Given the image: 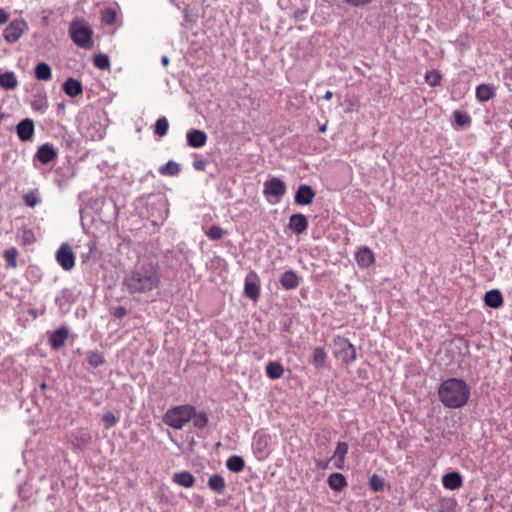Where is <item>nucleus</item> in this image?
Segmentation results:
<instances>
[{
  "label": "nucleus",
  "instance_id": "ea45409f",
  "mask_svg": "<svg viewBox=\"0 0 512 512\" xmlns=\"http://www.w3.org/2000/svg\"><path fill=\"white\" fill-rule=\"evenodd\" d=\"M119 415H115L112 411H107L102 417L103 425L106 430L114 427L119 421Z\"/></svg>",
  "mask_w": 512,
  "mask_h": 512
},
{
  "label": "nucleus",
  "instance_id": "4be33fe9",
  "mask_svg": "<svg viewBox=\"0 0 512 512\" xmlns=\"http://www.w3.org/2000/svg\"><path fill=\"white\" fill-rule=\"evenodd\" d=\"M254 454L259 457L268 455V437L265 435L254 436L252 443Z\"/></svg>",
  "mask_w": 512,
  "mask_h": 512
},
{
  "label": "nucleus",
  "instance_id": "f704fd0d",
  "mask_svg": "<svg viewBox=\"0 0 512 512\" xmlns=\"http://www.w3.org/2000/svg\"><path fill=\"white\" fill-rule=\"evenodd\" d=\"M194 427L198 429H203L208 425L209 418L205 412H197L195 409V413L192 417Z\"/></svg>",
  "mask_w": 512,
  "mask_h": 512
},
{
  "label": "nucleus",
  "instance_id": "de8ad7c7",
  "mask_svg": "<svg viewBox=\"0 0 512 512\" xmlns=\"http://www.w3.org/2000/svg\"><path fill=\"white\" fill-rule=\"evenodd\" d=\"M102 19L106 24L111 25L116 20V12L112 9H107L103 12Z\"/></svg>",
  "mask_w": 512,
  "mask_h": 512
},
{
  "label": "nucleus",
  "instance_id": "412c9836",
  "mask_svg": "<svg viewBox=\"0 0 512 512\" xmlns=\"http://www.w3.org/2000/svg\"><path fill=\"white\" fill-rule=\"evenodd\" d=\"M63 91L69 96V97H77L78 95L82 94L83 87L79 80L69 77L64 83H63Z\"/></svg>",
  "mask_w": 512,
  "mask_h": 512
},
{
  "label": "nucleus",
  "instance_id": "58836bf2",
  "mask_svg": "<svg viewBox=\"0 0 512 512\" xmlns=\"http://www.w3.org/2000/svg\"><path fill=\"white\" fill-rule=\"evenodd\" d=\"M453 117H454L455 122L459 126H462V127L469 126L470 123H471V117H470V115L467 112H463V111H460V110H455L453 112Z\"/></svg>",
  "mask_w": 512,
  "mask_h": 512
},
{
  "label": "nucleus",
  "instance_id": "473e14b6",
  "mask_svg": "<svg viewBox=\"0 0 512 512\" xmlns=\"http://www.w3.org/2000/svg\"><path fill=\"white\" fill-rule=\"evenodd\" d=\"M180 165L172 160L159 167L158 172L161 175L176 176L180 173Z\"/></svg>",
  "mask_w": 512,
  "mask_h": 512
},
{
  "label": "nucleus",
  "instance_id": "f3484780",
  "mask_svg": "<svg viewBox=\"0 0 512 512\" xmlns=\"http://www.w3.org/2000/svg\"><path fill=\"white\" fill-rule=\"evenodd\" d=\"M279 282L285 290H293L298 287L300 283V277L295 271L287 270L281 274Z\"/></svg>",
  "mask_w": 512,
  "mask_h": 512
},
{
  "label": "nucleus",
  "instance_id": "864d4df0",
  "mask_svg": "<svg viewBox=\"0 0 512 512\" xmlns=\"http://www.w3.org/2000/svg\"><path fill=\"white\" fill-rule=\"evenodd\" d=\"M206 163L202 159H197L193 162V167L198 171H203L205 169Z\"/></svg>",
  "mask_w": 512,
  "mask_h": 512
},
{
  "label": "nucleus",
  "instance_id": "bb28decb",
  "mask_svg": "<svg viewBox=\"0 0 512 512\" xmlns=\"http://www.w3.org/2000/svg\"><path fill=\"white\" fill-rule=\"evenodd\" d=\"M328 485L332 490L339 492L343 490L348 485V483L343 474L332 473L328 477Z\"/></svg>",
  "mask_w": 512,
  "mask_h": 512
},
{
  "label": "nucleus",
  "instance_id": "5701e85b",
  "mask_svg": "<svg viewBox=\"0 0 512 512\" xmlns=\"http://www.w3.org/2000/svg\"><path fill=\"white\" fill-rule=\"evenodd\" d=\"M496 96L494 86L488 84H480L476 87V98L480 102H487Z\"/></svg>",
  "mask_w": 512,
  "mask_h": 512
},
{
  "label": "nucleus",
  "instance_id": "ddd939ff",
  "mask_svg": "<svg viewBox=\"0 0 512 512\" xmlns=\"http://www.w3.org/2000/svg\"><path fill=\"white\" fill-rule=\"evenodd\" d=\"M315 192L306 184L300 185L295 193L294 201L298 205H309L313 202Z\"/></svg>",
  "mask_w": 512,
  "mask_h": 512
},
{
  "label": "nucleus",
  "instance_id": "052dcab7",
  "mask_svg": "<svg viewBox=\"0 0 512 512\" xmlns=\"http://www.w3.org/2000/svg\"><path fill=\"white\" fill-rule=\"evenodd\" d=\"M161 63L164 65V66H167L168 63H169V58L167 56H162L161 58Z\"/></svg>",
  "mask_w": 512,
  "mask_h": 512
},
{
  "label": "nucleus",
  "instance_id": "f257e3e1",
  "mask_svg": "<svg viewBox=\"0 0 512 512\" xmlns=\"http://www.w3.org/2000/svg\"><path fill=\"white\" fill-rule=\"evenodd\" d=\"M161 285V269L158 263L142 260L127 270L122 278V291L134 298L149 296Z\"/></svg>",
  "mask_w": 512,
  "mask_h": 512
},
{
  "label": "nucleus",
  "instance_id": "a878e982",
  "mask_svg": "<svg viewBox=\"0 0 512 512\" xmlns=\"http://www.w3.org/2000/svg\"><path fill=\"white\" fill-rule=\"evenodd\" d=\"M0 86L5 90H13L18 86V80L13 71L0 74Z\"/></svg>",
  "mask_w": 512,
  "mask_h": 512
},
{
  "label": "nucleus",
  "instance_id": "4d7b16f0",
  "mask_svg": "<svg viewBox=\"0 0 512 512\" xmlns=\"http://www.w3.org/2000/svg\"><path fill=\"white\" fill-rule=\"evenodd\" d=\"M8 18V13L4 9L0 8V25L7 22Z\"/></svg>",
  "mask_w": 512,
  "mask_h": 512
},
{
  "label": "nucleus",
  "instance_id": "72a5a7b5",
  "mask_svg": "<svg viewBox=\"0 0 512 512\" xmlns=\"http://www.w3.org/2000/svg\"><path fill=\"white\" fill-rule=\"evenodd\" d=\"M244 295L250 300H256L260 295V287L255 282H250L246 279L244 285Z\"/></svg>",
  "mask_w": 512,
  "mask_h": 512
},
{
  "label": "nucleus",
  "instance_id": "9b49d317",
  "mask_svg": "<svg viewBox=\"0 0 512 512\" xmlns=\"http://www.w3.org/2000/svg\"><path fill=\"white\" fill-rule=\"evenodd\" d=\"M16 131L22 142L31 140L35 131L34 121L30 118L21 120L16 127Z\"/></svg>",
  "mask_w": 512,
  "mask_h": 512
},
{
  "label": "nucleus",
  "instance_id": "c756f323",
  "mask_svg": "<svg viewBox=\"0 0 512 512\" xmlns=\"http://www.w3.org/2000/svg\"><path fill=\"white\" fill-rule=\"evenodd\" d=\"M208 487L218 493L222 494L226 488V482L223 476L219 474H213L208 479Z\"/></svg>",
  "mask_w": 512,
  "mask_h": 512
},
{
  "label": "nucleus",
  "instance_id": "f03ea898",
  "mask_svg": "<svg viewBox=\"0 0 512 512\" xmlns=\"http://www.w3.org/2000/svg\"><path fill=\"white\" fill-rule=\"evenodd\" d=\"M470 388L465 380L448 378L438 388V397L441 403L450 409L464 407L470 398Z\"/></svg>",
  "mask_w": 512,
  "mask_h": 512
},
{
  "label": "nucleus",
  "instance_id": "423d86ee",
  "mask_svg": "<svg viewBox=\"0 0 512 512\" xmlns=\"http://www.w3.org/2000/svg\"><path fill=\"white\" fill-rule=\"evenodd\" d=\"M333 356L349 366L357 359L355 346L345 337L336 335L332 340Z\"/></svg>",
  "mask_w": 512,
  "mask_h": 512
},
{
  "label": "nucleus",
  "instance_id": "2f4dec72",
  "mask_svg": "<svg viewBox=\"0 0 512 512\" xmlns=\"http://www.w3.org/2000/svg\"><path fill=\"white\" fill-rule=\"evenodd\" d=\"M245 462L241 456L232 455L226 461V467L229 471L239 473L244 469Z\"/></svg>",
  "mask_w": 512,
  "mask_h": 512
},
{
  "label": "nucleus",
  "instance_id": "e2e57ef3",
  "mask_svg": "<svg viewBox=\"0 0 512 512\" xmlns=\"http://www.w3.org/2000/svg\"><path fill=\"white\" fill-rule=\"evenodd\" d=\"M39 388L41 390H45L47 388V384L45 382H42L40 385H39Z\"/></svg>",
  "mask_w": 512,
  "mask_h": 512
},
{
  "label": "nucleus",
  "instance_id": "39448f33",
  "mask_svg": "<svg viewBox=\"0 0 512 512\" xmlns=\"http://www.w3.org/2000/svg\"><path fill=\"white\" fill-rule=\"evenodd\" d=\"M195 413V407L190 404L179 405L167 410L163 416V421L166 425L180 430L186 423L191 421Z\"/></svg>",
  "mask_w": 512,
  "mask_h": 512
},
{
  "label": "nucleus",
  "instance_id": "09e8293b",
  "mask_svg": "<svg viewBox=\"0 0 512 512\" xmlns=\"http://www.w3.org/2000/svg\"><path fill=\"white\" fill-rule=\"evenodd\" d=\"M32 107L37 111L44 110L47 107V101L45 97H39L38 99H35L32 103Z\"/></svg>",
  "mask_w": 512,
  "mask_h": 512
},
{
  "label": "nucleus",
  "instance_id": "0eeeda50",
  "mask_svg": "<svg viewBox=\"0 0 512 512\" xmlns=\"http://www.w3.org/2000/svg\"><path fill=\"white\" fill-rule=\"evenodd\" d=\"M69 33L72 41L79 47L87 49L93 44L92 30L88 25L73 21L69 27Z\"/></svg>",
  "mask_w": 512,
  "mask_h": 512
},
{
  "label": "nucleus",
  "instance_id": "393cba45",
  "mask_svg": "<svg viewBox=\"0 0 512 512\" xmlns=\"http://www.w3.org/2000/svg\"><path fill=\"white\" fill-rule=\"evenodd\" d=\"M173 482L185 488H191L195 483V477L188 471L175 473L173 475Z\"/></svg>",
  "mask_w": 512,
  "mask_h": 512
},
{
  "label": "nucleus",
  "instance_id": "338daca9",
  "mask_svg": "<svg viewBox=\"0 0 512 512\" xmlns=\"http://www.w3.org/2000/svg\"><path fill=\"white\" fill-rule=\"evenodd\" d=\"M509 127L512 129V119L509 121Z\"/></svg>",
  "mask_w": 512,
  "mask_h": 512
},
{
  "label": "nucleus",
  "instance_id": "4468645a",
  "mask_svg": "<svg viewBox=\"0 0 512 512\" xmlns=\"http://www.w3.org/2000/svg\"><path fill=\"white\" fill-rule=\"evenodd\" d=\"M187 144L192 148H201L205 146L208 136L205 131L199 129H190L186 134Z\"/></svg>",
  "mask_w": 512,
  "mask_h": 512
},
{
  "label": "nucleus",
  "instance_id": "aec40b11",
  "mask_svg": "<svg viewBox=\"0 0 512 512\" xmlns=\"http://www.w3.org/2000/svg\"><path fill=\"white\" fill-rule=\"evenodd\" d=\"M443 487L449 490L459 489L462 484V476L459 472H449L442 477Z\"/></svg>",
  "mask_w": 512,
  "mask_h": 512
},
{
  "label": "nucleus",
  "instance_id": "680f3d73",
  "mask_svg": "<svg viewBox=\"0 0 512 512\" xmlns=\"http://www.w3.org/2000/svg\"><path fill=\"white\" fill-rule=\"evenodd\" d=\"M64 108H65V103L64 102L58 103V109L59 110H63Z\"/></svg>",
  "mask_w": 512,
  "mask_h": 512
},
{
  "label": "nucleus",
  "instance_id": "7c9ffc66",
  "mask_svg": "<svg viewBox=\"0 0 512 512\" xmlns=\"http://www.w3.org/2000/svg\"><path fill=\"white\" fill-rule=\"evenodd\" d=\"M327 353L322 347H316L312 353V364L316 369H321L326 366Z\"/></svg>",
  "mask_w": 512,
  "mask_h": 512
},
{
  "label": "nucleus",
  "instance_id": "f8f14e48",
  "mask_svg": "<svg viewBox=\"0 0 512 512\" xmlns=\"http://www.w3.org/2000/svg\"><path fill=\"white\" fill-rule=\"evenodd\" d=\"M57 157V151L50 143H45L41 145L35 156L34 161L38 160L42 164H49Z\"/></svg>",
  "mask_w": 512,
  "mask_h": 512
},
{
  "label": "nucleus",
  "instance_id": "7ed1b4c3",
  "mask_svg": "<svg viewBox=\"0 0 512 512\" xmlns=\"http://www.w3.org/2000/svg\"><path fill=\"white\" fill-rule=\"evenodd\" d=\"M79 129L83 137L91 141L103 139L106 134L107 119L105 113L99 110H85L79 117Z\"/></svg>",
  "mask_w": 512,
  "mask_h": 512
},
{
  "label": "nucleus",
  "instance_id": "4c0bfd02",
  "mask_svg": "<svg viewBox=\"0 0 512 512\" xmlns=\"http://www.w3.org/2000/svg\"><path fill=\"white\" fill-rule=\"evenodd\" d=\"M87 362L90 366L97 368L105 363V358L97 351H89L87 353Z\"/></svg>",
  "mask_w": 512,
  "mask_h": 512
},
{
  "label": "nucleus",
  "instance_id": "69168bd1",
  "mask_svg": "<svg viewBox=\"0 0 512 512\" xmlns=\"http://www.w3.org/2000/svg\"><path fill=\"white\" fill-rule=\"evenodd\" d=\"M325 128H326L325 126L321 127V128H320V131H321V132H324V131H325Z\"/></svg>",
  "mask_w": 512,
  "mask_h": 512
},
{
  "label": "nucleus",
  "instance_id": "49530a36",
  "mask_svg": "<svg viewBox=\"0 0 512 512\" xmlns=\"http://www.w3.org/2000/svg\"><path fill=\"white\" fill-rule=\"evenodd\" d=\"M349 447L346 442H338L333 457L345 458L348 453Z\"/></svg>",
  "mask_w": 512,
  "mask_h": 512
},
{
  "label": "nucleus",
  "instance_id": "603ef678",
  "mask_svg": "<svg viewBox=\"0 0 512 512\" xmlns=\"http://www.w3.org/2000/svg\"><path fill=\"white\" fill-rule=\"evenodd\" d=\"M332 459H329V460H317L316 461V467L320 470H326L329 468V464L331 462Z\"/></svg>",
  "mask_w": 512,
  "mask_h": 512
},
{
  "label": "nucleus",
  "instance_id": "a19ab883",
  "mask_svg": "<svg viewBox=\"0 0 512 512\" xmlns=\"http://www.w3.org/2000/svg\"><path fill=\"white\" fill-rule=\"evenodd\" d=\"M94 65L100 70H106L110 67V60L106 54H97L94 56Z\"/></svg>",
  "mask_w": 512,
  "mask_h": 512
},
{
  "label": "nucleus",
  "instance_id": "a211bd4d",
  "mask_svg": "<svg viewBox=\"0 0 512 512\" xmlns=\"http://www.w3.org/2000/svg\"><path fill=\"white\" fill-rule=\"evenodd\" d=\"M91 440V433L84 429H80L72 434V446L74 449L82 450L91 442Z\"/></svg>",
  "mask_w": 512,
  "mask_h": 512
},
{
  "label": "nucleus",
  "instance_id": "6e6d98bb",
  "mask_svg": "<svg viewBox=\"0 0 512 512\" xmlns=\"http://www.w3.org/2000/svg\"><path fill=\"white\" fill-rule=\"evenodd\" d=\"M305 13H306V10L297 9L296 11H294L293 17L296 20H302L304 18Z\"/></svg>",
  "mask_w": 512,
  "mask_h": 512
},
{
  "label": "nucleus",
  "instance_id": "dca6fc26",
  "mask_svg": "<svg viewBox=\"0 0 512 512\" xmlns=\"http://www.w3.org/2000/svg\"><path fill=\"white\" fill-rule=\"evenodd\" d=\"M69 335V331L66 327L62 326L53 331L49 336V343L53 350H58L64 346Z\"/></svg>",
  "mask_w": 512,
  "mask_h": 512
},
{
  "label": "nucleus",
  "instance_id": "c03bdc74",
  "mask_svg": "<svg viewBox=\"0 0 512 512\" xmlns=\"http://www.w3.org/2000/svg\"><path fill=\"white\" fill-rule=\"evenodd\" d=\"M224 230L218 225H212L206 232V236L210 240H220L223 238Z\"/></svg>",
  "mask_w": 512,
  "mask_h": 512
},
{
  "label": "nucleus",
  "instance_id": "6e6552de",
  "mask_svg": "<svg viewBox=\"0 0 512 512\" xmlns=\"http://www.w3.org/2000/svg\"><path fill=\"white\" fill-rule=\"evenodd\" d=\"M263 193L267 197H274L275 200L270 202L276 204L286 193V184L280 178L272 177L264 182Z\"/></svg>",
  "mask_w": 512,
  "mask_h": 512
},
{
  "label": "nucleus",
  "instance_id": "e433bc0d",
  "mask_svg": "<svg viewBox=\"0 0 512 512\" xmlns=\"http://www.w3.org/2000/svg\"><path fill=\"white\" fill-rule=\"evenodd\" d=\"M3 256L7 267L15 268L17 266L18 251L16 248L12 247L10 249H6L3 253Z\"/></svg>",
  "mask_w": 512,
  "mask_h": 512
},
{
  "label": "nucleus",
  "instance_id": "8fccbe9b",
  "mask_svg": "<svg viewBox=\"0 0 512 512\" xmlns=\"http://www.w3.org/2000/svg\"><path fill=\"white\" fill-rule=\"evenodd\" d=\"M112 315L115 318L121 319V318H123V317H125L127 315V309L124 306L115 307L112 310Z\"/></svg>",
  "mask_w": 512,
  "mask_h": 512
},
{
  "label": "nucleus",
  "instance_id": "a18cd8bd",
  "mask_svg": "<svg viewBox=\"0 0 512 512\" xmlns=\"http://www.w3.org/2000/svg\"><path fill=\"white\" fill-rule=\"evenodd\" d=\"M441 74L436 70L426 72L425 81L431 86L435 87L440 84Z\"/></svg>",
  "mask_w": 512,
  "mask_h": 512
},
{
  "label": "nucleus",
  "instance_id": "c85d7f7f",
  "mask_svg": "<svg viewBox=\"0 0 512 512\" xmlns=\"http://www.w3.org/2000/svg\"><path fill=\"white\" fill-rule=\"evenodd\" d=\"M34 76L39 81H47L52 77L51 67L45 63L40 62L34 68Z\"/></svg>",
  "mask_w": 512,
  "mask_h": 512
},
{
  "label": "nucleus",
  "instance_id": "37998d69",
  "mask_svg": "<svg viewBox=\"0 0 512 512\" xmlns=\"http://www.w3.org/2000/svg\"><path fill=\"white\" fill-rule=\"evenodd\" d=\"M23 199L28 207H35L41 201L39 198L38 190L28 192L24 195Z\"/></svg>",
  "mask_w": 512,
  "mask_h": 512
},
{
  "label": "nucleus",
  "instance_id": "9d476101",
  "mask_svg": "<svg viewBox=\"0 0 512 512\" xmlns=\"http://www.w3.org/2000/svg\"><path fill=\"white\" fill-rule=\"evenodd\" d=\"M56 260L65 271H70L74 268L75 254L69 244L63 243L59 247L56 252Z\"/></svg>",
  "mask_w": 512,
  "mask_h": 512
},
{
  "label": "nucleus",
  "instance_id": "c9c22d12",
  "mask_svg": "<svg viewBox=\"0 0 512 512\" xmlns=\"http://www.w3.org/2000/svg\"><path fill=\"white\" fill-rule=\"evenodd\" d=\"M169 128V122L166 117H160L157 119L154 126V134L163 137L167 134Z\"/></svg>",
  "mask_w": 512,
  "mask_h": 512
},
{
  "label": "nucleus",
  "instance_id": "6ab92c4d",
  "mask_svg": "<svg viewBox=\"0 0 512 512\" xmlns=\"http://www.w3.org/2000/svg\"><path fill=\"white\" fill-rule=\"evenodd\" d=\"M357 264L361 268H368L374 262V254L369 247L360 248L355 255Z\"/></svg>",
  "mask_w": 512,
  "mask_h": 512
},
{
  "label": "nucleus",
  "instance_id": "2eb2a0df",
  "mask_svg": "<svg viewBox=\"0 0 512 512\" xmlns=\"http://www.w3.org/2000/svg\"><path fill=\"white\" fill-rule=\"evenodd\" d=\"M308 225L307 217L303 214H293L289 218L288 227L297 235L303 234L308 229Z\"/></svg>",
  "mask_w": 512,
  "mask_h": 512
},
{
  "label": "nucleus",
  "instance_id": "79ce46f5",
  "mask_svg": "<svg viewBox=\"0 0 512 512\" xmlns=\"http://www.w3.org/2000/svg\"><path fill=\"white\" fill-rule=\"evenodd\" d=\"M369 486L373 491L380 492L384 489V479L377 474H373L369 479Z\"/></svg>",
  "mask_w": 512,
  "mask_h": 512
},
{
  "label": "nucleus",
  "instance_id": "774afa93",
  "mask_svg": "<svg viewBox=\"0 0 512 512\" xmlns=\"http://www.w3.org/2000/svg\"><path fill=\"white\" fill-rule=\"evenodd\" d=\"M172 2H174L175 0H171Z\"/></svg>",
  "mask_w": 512,
  "mask_h": 512
},
{
  "label": "nucleus",
  "instance_id": "20e7f679",
  "mask_svg": "<svg viewBox=\"0 0 512 512\" xmlns=\"http://www.w3.org/2000/svg\"><path fill=\"white\" fill-rule=\"evenodd\" d=\"M168 205V200L162 193L150 194L147 196V217L151 221L152 225H163L169 214Z\"/></svg>",
  "mask_w": 512,
  "mask_h": 512
},
{
  "label": "nucleus",
  "instance_id": "1a4fd4ad",
  "mask_svg": "<svg viewBox=\"0 0 512 512\" xmlns=\"http://www.w3.org/2000/svg\"><path fill=\"white\" fill-rule=\"evenodd\" d=\"M28 29V24L23 18H17L11 21L3 32V37L8 43L17 42Z\"/></svg>",
  "mask_w": 512,
  "mask_h": 512
},
{
  "label": "nucleus",
  "instance_id": "5fc2aeb1",
  "mask_svg": "<svg viewBox=\"0 0 512 512\" xmlns=\"http://www.w3.org/2000/svg\"><path fill=\"white\" fill-rule=\"evenodd\" d=\"M331 459H335L334 467L337 469H343L344 468V460L345 458L340 457H332Z\"/></svg>",
  "mask_w": 512,
  "mask_h": 512
},
{
  "label": "nucleus",
  "instance_id": "cd10ccee",
  "mask_svg": "<svg viewBox=\"0 0 512 512\" xmlns=\"http://www.w3.org/2000/svg\"><path fill=\"white\" fill-rule=\"evenodd\" d=\"M266 375L272 379L277 380L283 376L284 368L282 364L278 361H270L266 365Z\"/></svg>",
  "mask_w": 512,
  "mask_h": 512
},
{
  "label": "nucleus",
  "instance_id": "13d9d810",
  "mask_svg": "<svg viewBox=\"0 0 512 512\" xmlns=\"http://www.w3.org/2000/svg\"><path fill=\"white\" fill-rule=\"evenodd\" d=\"M332 97H333V92H332V91H330V90H328V91H326V92H325V94H324V96H323V99H325V100H331V99H332Z\"/></svg>",
  "mask_w": 512,
  "mask_h": 512
},
{
  "label": "nucleus",
  "instance_id": "0e129e2a",
  "mask_svg": "<svg viewBox=\"0 0 512 512\" xmlns=\"http://www.w3.org/2000/svg\"><path fill=\"white\" fill-rule=\"evenodd\" d=\"M198 502H199L200 504H202V503H203V499H202L201 497H198Z\"/></svg>",
  "mask_w": 512,
  "mask_h": 512
},
{
  "label": "nucleus",
  "instance_id": "b1692460",
  "mask_svg": "<svg viewBox=\"0 0 512 512\" xmlns=\"http://www.w3.org/2000/svg\"><path fill=\"white\" fill-rule=\"evenodd\" d=\"M484 302L488 307L499 308L503 304L502 293L498 289L487 291L484 296Z\"/></svg>",
  "mask_w": 512,
  "mask_h": 512
},
{
  "label": "nucleus",
  "instance_id": "bf43d9fd",
  "mask_svg": "<svg viewBox=\"0 0 512 512\" xmlns=\"http://www.w3.org/2000/svg\"><path fill=\"white\" fill-rule=\"evenodd\" d=\"M183 14H184V15H183L184 22H188V21H190V16H189V14H188V12H187V10H186V9H183Z\"/></svg>",
  "mask_w": 512,
  "mask_h": 512
},
{
  "label": "nucleus",
  "instance_id": "3c124183",
  "mask_svg": "<svg viewBox=\"0 0 512 512\" xmlns=\"http://www.w3.org/2000/svg\"><path fill=\"white\" fill-rule=\"evenodd\" d=\"M373 0H345L352 7H363L370 4Z\"/></svg>",
  "mask_w": 512,
  "mask_h": 512
}]
</instances>
